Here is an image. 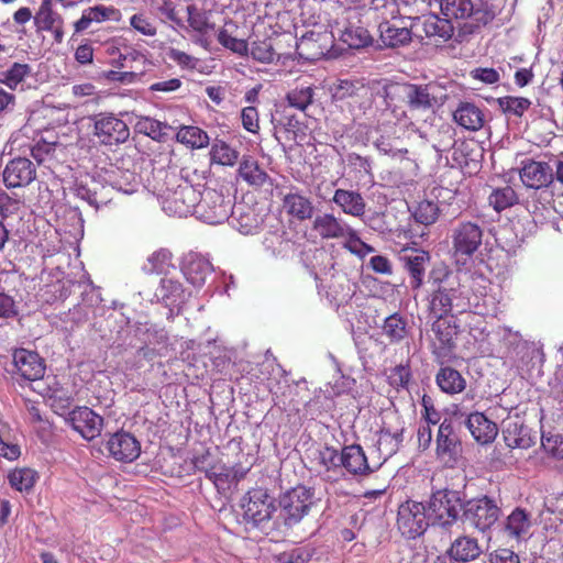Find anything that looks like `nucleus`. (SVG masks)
<instances>
[{
  "label": "nucleus",
  "mask_w": 563,
  "mask_h": 563,
  "mask_svg": "<svg viewBox=\"0 0 563 563\" xmlns=\"http://www.w3.org/2000/svg\"><path fill=\"white\" fill-rule=\"evenodd\" d=\"M441 87L434 82H387L383 86L380 97L386 108L397 120H412L424 112H433L443 103L439 96Z\"/></svg>",
  "instance_id": "f257e3e1"
},
{
  "label": "nucleus",
  "mask_w": 563,
  "mask_h": 563,
  "mask_svg": "<svg viewBox=\"0 0 563 563\" xmlns=\"http://www.w3.org/2000/svg\"><path fill=\"white\" fill-rule=\"evenodd\" d=\"M452 273L446 267L433 268L429 275L430 291L427 308L432 317L461 314L470 308L468 299L460 287L451 283Z\"/></svg>",
  "instance_id": "f03ea898"
},
{
  "label": "nucleus",
  "mask_w": 563,
  "mask_h": 563,
  "mask_svg": "<svg viewBox=\"0 0 563 563\" xmlns=\"http://www.w3.org/2000/svg\"><path fill=\"white\" fill-rule=\"evenodd\" d=\"M201 191L187 179H176L175 187H167L161 195L163 210L179 218L196 213Z\"/></svg>",
  "instance_id": "7ed1b4c3"
},
{
  "label": "nucleus",
  "mask_w": 563,
  "mask_h": 563,
  "mask_svg": "<svg viewBox=\"0 0 563 563\" xmlns=\"http://www.w3.org/2000/svg\"><path fill=\"white\" fill-rule=\"evenodd\" d=\"M440 8L442 14L450 20L470 19L472 27L487 25L498 13V8L487 1L474 4L472 0H441Z\"/></svg>",
  "instance_id": "20e7f679"
},
{
  "label": "nucleus",
  "mask_w": 563,
  "mask_h": 563,
  "mask_svg": "<svg viewBox=\"0 0 563 563\" xmlns=\"http://www.w3.org/2000/svg\"><path fill=\"white\" fill-rule=\"evenodd\" d=\"M463 505L459 492L440 489L431 495L427 510L433 523L449 526L457 519Z\"/></svg>",
  "instance_id": "39448f33"
},
{
  "label": "nucleus",
  "mask_w": 563,
  "mask_h": 563,
  "mask_svg": "<svg viewBox=\"0 0 563 563\" xmlns=\"http://www.w3.org/2000/svg\"><path fill=\"white\" fill-rule=\"evenodd\" d=\"M429 514L422 503L411 499L400 504L397 512V528L409 539L421 536L429 526Z\"/></svg>",
  "instance_id": "423d86ee"
},
{
  "label": "nucleus",
  "mask_w": 563,
  "mask_h": 563,
  "mask_svg": "<svg viewBox=\"0 0 563 563\" xmlns=\"http://www.w3.org/2000/svg\"><path fill=\"white\" fill-rule=\"evenodd\" d=\"M313 498L314 490L303 485L287 490L279 499L286 523H297L308 515L313 505Z\"/></svg>",
  "instance_id": "0eeeda50"
},
{
  "label": "nucleus",
  "mask_w": 563,
  "mask_h": 563,
  "mask_svg": "<svg viewBox=\"0 0 563 563\" xmlns=\"http://www.w3.org/2000/svg\"><path fill=\"white\" fill-rule=\"evenodd\" d=\"M93 135L106 146L119 145L130 136L128 124L113 113H98L92 118Z\"/></svg>",
  "instance_id": "6e6552de"
},
{
  "label": "nucleus",
  "mask_w": 563,
  "mask_h": 563,
  "mask_svg": "<svg viewBox=\"0 0 563 563\" xmlns=\"http://www.w3.org/2000/svg\"><path fill=\"white\" fill-rule=\"evenodd\" d=\"M196 214L209 224H219L228 220L233 214V210L231 201L227 200L222 192L208 188L201 191Z\"/></svg>",
  "instance_id": "1a4fd4ad"
},
{
  "label": "nucleus",
  "mask_w": 563,
  "mask_h": 563,
  "mask_svg": "<svg viewBox=\"0 0 563 563\" xmlns=\"http://www.w3.org/2000/svg\"><path fill=\"white\" fill-rule=\"evenodd\" d=\"M433 340L431 343L432 354L437 360L448 356L456 346L455 340L459 334V324L455 314L451 317H434L431 324Z\"/></svg>",
  "instance_id": "9d476101"
},
{
  "label": "nucleus",
  "mask_w": 563,
  "mask_h": 563,
  "mask_svg": "<svg viewBox=\"0 0 563 563\" xmlns=\"http://www.w3.org/2000/svg\"><path fill=\"white\" fill-rule=\"evenodd\" d=\"M500 508L487 496L468 500L463 505L464 521L481 531L489 529L498 520Z\"/></svg>",
  "instance_id": "9b49d317"
},
{
  "label": "nucleus",
  "mask_w": 563,
  "mask_h": 563,
  "mask_svg": "<svg viewBox=\"0 0 563 563\" xmlns=\"http://www.w3.org/2000/svg\"><path fill=\"white\" fill-rule=\"evenodd\" d=\"M483 240V229L475 222L461 221L453 230L452 244L456 255L471 257Z\"/></svg>",
  "instance_id": "f8f14e48"
},
{
  "label": "nucleus",
  "mask_w": 563,
  "mask_h": 563,
  "mask_svg": "<svg viewBox=\"0 0 563 563\" xmlns=\"http://www.w3.org/2000/svg\"><path fill=\"white\" fill-rule=\"evenodd\" d=\"M68 422L84 439L91 441L102 431L103 418L87 406H79L68 415Z\"/></svg>",
  "instance_id": "ddd939ff"
},
{
  "label": "nucleus",
  "mask_w": 563,
  "mask_h": 563,
  "mask_svg": "<svg viewBox=\"0 0 563 563\" xmlns=\"http://www.w3.org/2000/svg\"><path fill=\"white\" fill-rule=\"evenodd\" d=\"M35 178L36 168L26 157L10 159L2 172L3 184L8 189L25 187Z\"/></svg>",
  "instance_id": "4468645a"
},
{
  "label": "nucleus",
  "mask_w": 563,
  "mask_h": 563,
  "mask_svg": "<svg viewBox=\"0 0 563 563\" xmlns=\"http://www.w3.org/2000/svg\"><path fill=\"white\" fill-rule=\"evenodd\" d=\"M244 519L258 526L271 519L274 505L267 492L263 488H255L247 493V501L243 505Z\"/></svg>",
  "instance_id": "2eb2a0df"
},
{
  "label": "nucleus",
  "mask_w": 563,
  "mask_h": 563,
  "mask_svg": "<svg viewBox=\"0 0 563 563\" xmlns=\"http://www.w3.org/2000/svg\"><path fill=\"white\" fill-rule=\"evenodd\" d=\"M461 452V442L454 432L452 421L444 419L438 430L437 455L446 465L454 466Z\"/></svg>",
  "instance_id": "dca6fc26"
},
{
  "label": "nucleus",
  "mask_w": 563,
  "mask_h": 563,
  "mask_svg": "<svg viewBox=\"0 0 563 563\" xmlns=\"http://www.w3.org/2000/svg\"><path fill=\"white\" fill-rule=\"evenodd\" d=\"M106 52L110 57V64L118 69H139L142 74L148 63L146 54L132 45H109Z\"/></svg>",
  "instance_id": "f3484780"
},
{
  "label": "nucleus",
  "mask_w": 563,
  "mask_h": 563,
  "mask_svg": "<svg viewBox=\"0 0 563 563\" xmlns=\"http://www.w3.org/2000/svg\"><path fill=\"white\" fill-rule=\"evenodd\" d=\"M399 258L409 274L411 289H420L423 285L426 266L431 260L430 253L422 249L402 247Z\"/></svg>",
  "instance_id": "a211bd4d"
},
{
  "label": "nucleus",
  "mask_w": 563,
  "mask_h": 563,
  "mask_svg": "<svg viewBox=\"0 0 563 563\" xmlns=\"http://www.w3.org/2000/svg\"><path fill=\"white\" fill-rule=\"evenodd\" d=\"M107 450L114 460L130 463L140 456L141 444L132 433L118 431L110 435Z\"/></svg>",
  "instance_id": "6ab92c4d"
},
{
  "label": "nucleus",
  "mask_w": 563,
  "mask_h": 563,
  "mask_svg": "<svg viewBox=\"0 0 563 563\" xmlns=\"http://www.w3.org/2000/svg\"><path fill=\"white\" fill-rule=\"evenodd\" d=\"M13 365L21 378L34 382L43 378L45 374L44 360L38 353L25 349H18L13 353Z\"/></svg>",
  "instance_id": "aec40b11"
},
{
  "label": "nucleus",
  "mask_w": 563,
  "mask_h": 563,
  "mask_svg": "<svg viewBox=\"0 0 563 563\" xmlns=\"http://www.w3.org/2000/svg\"><path fill=\"white\" fill-rule=\"evenodd\" d=\"M519 175L523 185L532 189L545 188L554 179L553 168L548 163L533 159L522 163Z\"/></svg>",
  "instance_id": "412c9836"
},
{
  "label": "nucleus",
  "mask_w": 563,
  "mask_h": 563,
  "mask_svg": "<svg viewBox=\"0 0 563 563\" xmlns=\"http://www.w3.org/2000/svg\"><path fill=\"white\" fill-rule=\"evenodd\" d=\"M350 224L333 213H319L312 221V230L322 240H341Z\"/></svg>",
  "instance_id": "4be33fe9"
},
{
  "label": "nucleus",
  "mask_w": 563,
  "mask_h": 563,
  "mask_svg": "<svg viewBox=\"0 0 563 563\" xmlns=\"http://www.w3.org/2000/svg\"><path fill=\"white\" fill-rule=\"evenodd\" d=\"M282 202L287 216L298 221L310 220L314 213L312 200L298 190L284 195Z\"/></svg>",
  "instance_id": "5701e85b"
},
{
  "label": "nucleus",
  "mask_w": 563,
  "mask_h": 563,
  "mask_svg": "<svg viewBox=\"0 0 563 563\" xmlns=\"http://www.w3.org/2000/svg\"><path fill=\"white\" fill-rule=\"evenodd\" d=\"M341 467L354 476H366L373 473L363 448L358 444L345 445L341 451Z\"/></svg>",
  "instance_id": "b1692460"
},
{
  "label": "nucleus",
  "mask_w": 563,
  "mask_h": 563,
  "mask_svg": "<svg viewBox=\"0 0 563 563\" xmlns=\"http://www.w3.org/2000/svg\"><path fill=\"white\" fill-rule=\"evenodd\" d=\"M466 427L473 438L482 444L492 443L498 433L497 424L483 412H472L466 420Z\"/></svg>",
  "instance_id": "393cba45"
},
{
  "label": "nucleus",
  "mask_w": 563,
  "mask_h": 563,
  "mask_svg": "<svg viewBox=\"0 0 563 563\" xmlns=\"http://www.w3.org/2000/svg\"><path fill=\"white\" fill-rule=\"evenodd\" d=\"M441 365L435 374V383L441 391L448 395L461 394L466 388V379L455 368L443 366L441 358L437 360Z\"/></svg>",
  "instance_id": "a878e982"
},
{
  "label": "nucleus",
  "mask_w": 563,
  "mask_h": 563,
  "mask_svg": "<svg viewBox=\"0 0 563 563\" xmlns=\"http://www.w3.org/2000/svg\"><path fill=\"white\" fill-rule=\"evenodd\" d=\"M332 201L349 216L362 218L365 214L366 203L363 196L353 190L336 189Z\"/></svg>",
  "instance_id": "bb28decb"
},
{
  "label": "nucleus",
  "mask_w": 563,
  "mask_h": 563,
  "mask_svg": "<svg viewBox=\"0 0 563 563\" xmlns=\"http://www.w3.org/2000/svg\"><path fill=\"white\" fill-rule=\"evenodd\" d=\"M316 86L311 82L297 80L296 85L286 93L287 104L298 111L306 110L313 103Z\"/></svg>",
  "instance_id": "cd10ccee"
},
{
  "label": "nucleus",
  "mask_w": 563,
  "mask_h": 563,
  "mask_svg": "<svg viewBox=\"0 0 563 563\" xmlns=\"http://www.w3.org/2000/svg\"><path fill=\"white\" fill-rule=\"evenodd\" d=\"M453 119L460 126L470 131H478L485 122L483 111L471 102L460 103L453 112Z\"/></svg>",
  "instance_id": "c85d7f7f"
},
{
  "label": "nucleus",
  "mask_w": 563,
  "mask_h": 563,
  "mask_svg": "<svg viewBox=\"0 0 563 563\" xmlns=\"http://www.w3.org/2000/svg\"><path fill=\"white\" fill-rule=\"evenodd\" d=\"M239 176L250 186L263 187L271 181L269 175L261 168L258 162L250 155H244L238 168Z\"/></svg>",
  "instance_id": "c756f323"
},
{
  "label": "nucleus",
  "mask_w": 563,
  "mask_h": 563,
  "mask_svg": "<svg viewBox=\"0 0 563 563\" xmlns=\"http://www.w3.org/2000/svg\"><path fill=\"white\" fill-rule=\"evenodd\" d=\"M448 553L454 561L470 562L481 555L482 549L476 538L463 536L454 540Z\"/></svg>",
  "instance_id": "7c9ffc66"
},
{
  "label": "nucleus",
  "mask_w": 563,
  "mask_h": 563,
  "mask_svg": "<svg viewBox=\"0 0 563 563\" xmlns=\"http://www.w3.org/2000/svg\"><path fill=\"white\" fill-rule=\"evenodd\" d=\"M531 528V516L530 514L517 507L511 511V514L507 517L505 531L508 537L522 540L526 539L529 534V530Z\"/></svg>",
  "instance_id": "2f4dec72"
},
{
  "label": "nucleus",
  "mask_w": 563,
  "mask_h": 563,
  "mask_svg": "<svg viewBox=\"0 0 563 563\" xmlns=\"http://www.w3.org/2000/svg\"><path fill=\"white\" fill-rule=\"evenodd\" d=\"M119 10L113 7L96 5L84 10L79 20L74 24L76 32L87 30L92 22L101 23L114 19Z\"/></svg>",
  "instance_id": "473e14b6"
},
{
  "label": "nucleus",
  "mask_w": 563,
  "mask_h": 563,
  "mask_svg": "<svg viewBox=\"0 0 563 563\" xmlns=\"http://www.w3.org/2000/svg\"><path fill=\"white\" fill-rule=\"evenodd\" d=\"M184 275L186 279L194 286L205 284L208 275L212 273L211 263L201 256H191L184 266Z\"/></svg>",
  "instance_id": "72a5a7b5"
},
{
  "label": "nucleus",
  "mask_w": 563,
  "mask_h": 563,
  "mask_svg": "<svg viewBox=\"0 0 563 563\" xmlns=\"http://www.w3.org/2000/svg\"><path fill=\"white\" fill-rule=\"evenodd\" d=\"M380 40L387 47H398L411 41V31L406 26H397L388 21L379 24Z\"/></svg>",
  "instance_id": "f704fd0d"
},
{
  "label": "nucleus",
  "mask_w": 563,
  "mask_h": 563,
  "mask_svg": "<svg viewBox=\"0 0 563 563\" xmlns=\"http://www.w3.org/2000/svg\"><path fill=\"white\" fill-rule=\"evenodd\" d=\"M358 23V19L357 23L349 21L347 24L340 30L341 41L347 44L351 48L365 47L372 43V36L369 32Z\"/></svg>",
  "instance_id": "c9c22d12"
},
{
  "label": "nucleus",
  "mask_w": 563,
  "mask_h": 563,
  "mask_svg": "<svg viewBox=\"0 0 563 563\" xmlns=\"http://www.w3.org/2000/svg\"><path fill=\"white\" fill-rule=\"evenodd\" d=\"M155 296L166 306H176L184 301L185 289L180 282L164 277L161 279Z\"/></svg>",
  "instance_id": "e433bc0d"
},
{
  "label": "nucleus",
  "mask_w": 563,
  "mask_h": 563,
  "mask_svg": "<svg viewBox=\"0 0 563 563\" xmlns=\"http://www.w3.org/2000/svg\"><path fill=\"white\" fill-rule=\"evenodd\" d=\"M404 427L391 429L384 426L378 434L377 449L385 456L395 454L404 441Z\"/></svg>",
  "instance_id": "4c0bfd02"
},
{
  "label": "nucleus",
  "mask_w": 563,
  "mask_h": 563,
  "mask_svg": "<svg viewBox=\"0 0 563 563\" xmlns=\"http://www.w3.org/2000/svg\"><path fill=\"white\" fill-rule=\"evenodd\" d=\"M209 155L211 163L229 167L234 166L240 157L238 150L220 139L212 142Z\"/></svg>",
  "instance_id": "58836bf2"
},
{
  "label": "nucleus",
  "mask_w": 563,
  "mask_h": 563,
  "mask_svg": "<svg viewBox=\"0 0 563 563\" xmlns=\"http://www.w3.org/2000/svg\"><path fill=\"white\" fill-rule=\"evenodd\" d=\"M177 142L192 150L205 148L210 139L206 131L194 125H184L176 133Z\"/></svg>",
  "instance_id": "ea45409f"
},
{
  "label": "nucleus",
  "mask_w": 563,
  "mask_h": 563,
  "mask_svg": "<svg viewBox=\"0 0 563 563\" xmlns=\"http://www.w3.org/2000/svg\"><path fill=\"white\" fill-rule=\"evenodd\" d=\"M32 74V67L24 63H13L8 69L0 71V84L10 90L18 87Z\"/></svg>",
  "instance_id": "a19ab883"
},
{
  "label": "nucleus",
  "mask_w": 563,
  "mask_h": 563,
  "mask_svg": "<svg viewBox=\"0 0 563 563\" xmlns=\"http://www.w3.org/2000/svg\"><path fill=\"white\" fill-rule=\"evenodd\" d=\"M503 434L507 446L511 449H528L533 443L529 435L528 428L517 422L509 423L506 429H504Z\"/></svg>",
  "instance_id": "79ce46f5"
},
{
  "label": "nucleus",
  "mask_w": 563,
  "mask_h": 563,
  "mask_svg": "<svg viewBox=\"0 0 563 563\" xmlns=\"http://www.w3.org/2000/svg\"><path fill=\"white\" fill-rule=\"evenodd\" d=\"M38 479L37 473L29 467L14 468L8 475L9 484L20 493L29 494Z\"/></svg>",
  "instance_id": "37998d69"
},
{
  "label": "nucleus",
  "mask_w": 563,
  "mask_h": 563,
  "mask_svg": "<svg viewBox=\"0 0 563 563\" xmlns=\"http://www.w3.org/2000/svg\"><path fill=\"white\" fill-rule=\"evenodd\" d=\"M423 30L428 37L448 41L452 37L454 27L449 18L440 19L437 15L429 16L423 22Z\"/></svg>",
  "instance_id": "c03bdc74"
},
{
  "label": "nucleus",
  "mask_w": 563,
  "mask_h": 563,
  "mask_svg": "<svg viewBox=\"0 0 563 563\" xmlns=\"http://www.w3.org/2000/svg\"><path fill=\"white\" fill-rule=\"evenodd\" d=\"M54 0H42L34 15V24L37 31L51 30L54 24L63 22V18L53 9Z\"/></svg>",
  "instance_id": "a18cd8bd"
},
{
  "label": "nucleus",
  "mask_w": 563,
  "mask_h": 563,
  "mask_svg": "<svg viewBox=\"0 0 563 563\" xmlns=\"http://www.w3.org/2000/svg\"><path fill=\"white\" fill-rule=\"evenodd\" d=\"M383 334L390 343L402 341L408 334L406 319L397 312L388 316L383 324Z\"/></svg>",
  "instance_id": "49530a36"
},
{
  "label": "nucleus",
  "mask_w": 563,
  "mask_h": 563,
  "mask_svg": "<svg viewBox=\"0 0 563 563\" xmlns=\"http://www.w3.org/2000/svg\"><path fill=\"white\" fill-rule=\"evenodd\" d=\"M167 129H169V126L166 123H163L151 117H136V132L144 134L155 141H162L167 135Z\"/></svg>",
  "instance_id": "de8ad7c7"
},
{
  "label": "nucleus",
  "mask_w": 563,
  "mask_h": 563,
  "mask_svg": "<svg viewBox=\"0 0 563 563\" xmlns=\"http://www.w3.org/2000/svg\"><path fill=\"white\" fill-rule=\"evenodd\" d=\"M518 202V196L512 187L494 188L488 196V203L497 212H501Z\"/></svg>",
  "instance_id": "09e8293b"
},
{
  "label": "nucleus",
  "mask_w": 563,
  "mask_h": 563,
  "mask_svg": "<svg viewBox=\"0 0 563 563\" xmlns=\"http://www.w3.org/2000/svg\"><path fill=\"white\" fill-rule=\"evenodd\" d=\"M0 456L8 461H16L21 456L20 445L12 441L10 424L0 419Z\"/></svg>",
  "instance_id": "8fccbe9b"
},
{
  "label": "nucleus",
  "mask_w": 563,
  "mask_h": 563,
  "mask_svg": "<svg viewBox=\"0 0 563 563\" xmlns=\"http://www.w3.org/2000/svg\"><path fill=\"white\" fill-rule=\"evenodd\" d=\"M173 254L167 249H159L152 253L144 266L150 274H166L173 265Z\"/></svg>",
  "instance_id": "3c124183"
},
{
  "label": "nucleus",
  "mask_w": 563,
  "mask_h": 563,
  "mask_svg": "<svg viewBox=\"0 0 563 563\" xmlns=\"http://www.w3.org/2000/svg\"><path fill=\"white\" fill-rule=\"evenodd\" d=\"M412 216L418 223L431 225L439 219V205L432 200H422L416 206Z\"/></svg>",
  "instance_id": "603ef678"
},
{
  "label": "nucleus",
  "mask_w": 563,
  "mask_h": 563,
  "mask_svg": "<svg viewBox=\"0 0 563 563\" xmlns=\"http://www.w3.org/2000/svg\"><path fill=\"white\" fill-rule=\"evenodd\" d=\"M342 241V245L352 254H355L360 257H364L367 254L374 252V249L361 240L357 231L353 229L351 225L349 227L347 232L340 240Z\"/></svg>",
  "instance_id": "864d4df0"
},
{
  "label": "nucleus",
  "mask_w": 563,
  "mask_h": 563,
  "mask_svg": "<svg viewBox=\"0 0 563 563\" xmlns=\"http://www.w3.org/2000/svg\"><path fill=\"white\" fill-rule=\"evenodd\" d=\"M187 21L190 29L200 35L207 34L213 29L206 12L200 11L195 4L187 7Z\"/></svg>",
  "instance_id": "5fc2aeb1"
},
{
  "label": "nucleus",
  "mask_w": 563,
  "mask_h": 563,
  "mask_svg": "<svg viewBox=\"0 0 563 563\" xmlns=\"http://www.w3.org/2000/svg\"><path fill=\"white\" fill-rule=\"evenodd\" d=\"M498 104L506 114L522 117L530 108L531 101L525 97L506 96L498 99Z\"/></svg>",
  "instance_id": "6e6d98bb"
},
{
  "label": "nucleus",
  "mask_w": 563,
  "mask_h": 563,
  "mask_svg": "<svg viewBox=\"0 0 563 563\" xmlns=\"http://www.w3.org/2000/svg\"><path fill=\"white\" fill-rule=\"evenodd\" d=\"M232 472L230 466H227L219 462L214 468V473H211L210 479L218 490H229L231 487L236 486L235 481L232 478Z\"/></svg>",
  "instance_id": "4d7b16f0"
},
{
  "label": "nucleus",
  "mask_w": 563,
  "mask_h": 563,
  "mask_svg": "<svg viewBox=\"0 0 563 563\" xmlns=\"http://www.w3.org/2000/svg\"><path fill=\"white\" fill-rule=\"evenodd\" d=\"M251 55L255 60L265 64H269L275 59H278V54L275 52L272 43L266 40L253 42Z\"/></svg>",
  "instance_id": "13d9d810"
},
{
  "label": "nucleus",
  "mask_w": 563,
  "mask_h": 563,
  "mask_svg": "<svg viewBox=\"0 0 563 563\" xmlns=\"http://www.w3.org/2000/svg\"><path fill=\"white\" fill-rule=\"evenodd\" d=\"M411 369L409 363H407L396 365L394 368H391L387 377V380L391 387L399 389L407 388L411 380Z\"/></svg>",
  "instance_id": "bf43d9fd"
},
{
  "label": "nucleus",
  "mask_w": 563,
  "mask_h": 563,
  "mask_svg": "<svg viewBox=\"0 0 563 563\" xmlns=\"http://www.w3.org/2000/svg\"><path fill=\"white\" fill-rule=\"evenodd\" d=\"M218 42L231 52L241 56L246 55L249 44L245 40L232 36L227 29H221L218 33Z\"/></svg>",
  "instance_id": "052dcab7"
},
{
  "label": "nucleus",
  "mask_w": 563,
  "mask_h": 563,
  "mask_svg": "<svg viewBox=\"0 0 563 563\" xmlns=\"http://www.w3.org/2000/svg\"><path fill=\"white\" fill-rule=\"evenodd\" d=\"M191 463L196 471L205 473V476L210 479L211 473H214V468L219 464L210 453L208 449L203 450L201 453L195 454Z\"/></svg>",
  "instance_id": "680f3d73"
},
{
  "label": "nucleus",
  "mask_w": 563,
  "mask_h": 563,
  "mask_svg": "<svg viewBox=\"0 0 563 563\" xmlns=\"http://www.w3.org/2000/svg\"><path fill=\"white\" fill-rule=\"evenodd\" d=\"M318 461L327 472L336 471L342 463L341 452L332 446H324L319 451Z\"/></svg>",
  "instance_id": "e2e57ef3"
},
{
  "label": "nucleus",
  "mask_w": 563,
  "mask_h": 563,
  "mask_svg": "<svg viewBox=\"0 0 563 563\" xmlns=\"http://www.w3.org/2000/svg\"><path fill=\"white\" fill-rule=\"evenodd\" d=\"M541 444L544 451L552 456L563 459V437L561 434L542 433Z\"/></svg>",
  "instance_id": "0e129e2a"
},
{
  "label": "nucleus",
  "mask_w": 563,
  "mask_h": 563,
  "mask_svg": "<svg viewBox=\"0 0 563 563\" xmlns=\"http://www.w3.org/2000/svg\"><path fill=\"white\" fill-rule=\"evenodd\" d=\"M356 86L351 80H339L331 89L332 99L342 101L356 95Z\"/></svg>",
  "instance_id": "69168bd1"
},
{
  "label": "nucleus",
  "mask_w": 563,
  "mask_h": 563,
  "mask_svg": "<svg viewBox=\"0 0 563 563\" xmlns=\"http://www.w3.org/2000/svg\"><path fill=\"white\" fill-rule=\"evenodd\" d=\"M167 55L169 59L176 63L180 68L185 69H195L199 62L195 56L174 47L169 48Z\"/></svg>",
  "instance_id": "338daca9"
},
{
  "label": "nucleus",
  "mask_w": 563,
  "mask_h": 563,
  "mask_svg": "<svg viewBox=\"0 0 563 563\" xmlns=\"http://www.w3.org/2000/svg\"><path fill=\"white\" fill-rule=\"evenodd\" d=\"M489 563H520L517 553L510 549L500 548L492 552L488 556Z\"/></svg>",
  "instance_id": "774afa93"
}]
</instances>
